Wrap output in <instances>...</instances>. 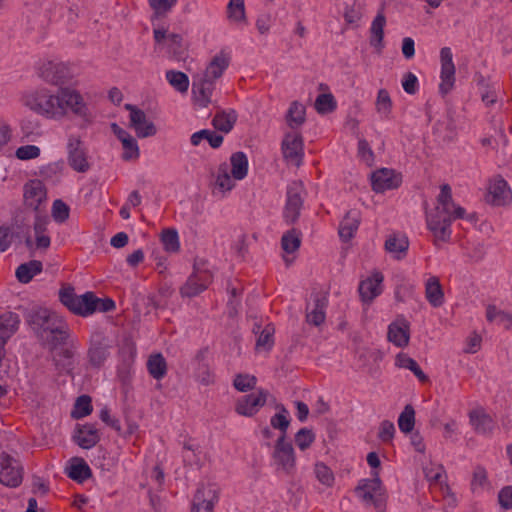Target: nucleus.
<instances>
[{
  "mask_svg": "<svg viewBox=\"0 0 512 512\" xmlns=\"http://www.w3.org/2000/svg\"><path fill=\"white\" fill-rule=\"evenodd\" d=\"M282 153L292 165H300L304 156L303 140L298 132H287L282 140Z\"/></svg>",
  "mask_w": 512,
  "mask_h": 512,
  "instance_id": "nucleus-14",
  "label": "nucleus"
},
{
  "mask_svg": "<svg viewBox=\"0 0 512 512\" xmlns=\"http://www.w3.org/2000/svg\"><path fill=\"white\" fill-rule=\"evenodd\" d=\"M227 18L232 25L239 29L247 25L244 0H229L227 4Z\"/></svg>",
  "mask_w": 512,
  "mask_h": 512,
  "instance_id": "nucleus-31",
  "label": "nucleus"
},
{
  "mask_svg": "<svg viewBox=\"0 0 512 512\" xmlns=\"http://www.w3.org/2000/svg\"><path fill=\"white\" fill-rule=\"evenodd\" d=\"M360 224V214L356 210H351L343 217L339 224V236L343 241H349L358 230Z\"/></svg>",
  "mask_w": 512,
  "mask_h": 512,
  "instance_id": "nucleus-33",
  "label": "nucleus"
},
{
  "mask_svg": "<svg viewBox=\"0 0 512 512\" xmlns=\"http://www.w3.org/2000/svg\"><path fill=\"white\" fill-rule=\"evenodd\" d=\"M415 426V410L411 405H406L398 417V427L404 434H409Z\"/></svg>",
  "mask_w": 512,
  "mask_h": 512,
  "instance_id": "nucleus-48",
  "label": "nucleus"
},
{
  "mask_svg": "<svg viewBox=\"0 0 512 512\" xmlns=\"http://www.w3.org/2000/svg\"><path fill=\"white\" fill-rule=\"evenodd\" d=\"M486 318L489 322L502 326L506 329L512 327V314L500 310L495 305L487 306Z\"/></svg>",
  "mask_w": 512,
  "mask_h": 512,
  "instance_id": "nucleus-42",
  "label": "nucleus"
},
{
  "mask_svg": "<svg viewBox=\"0 0 512 512\" xmlns=\"http://www.w3.org/2000/svg\"><path fill=\"white\" fill-rule=\"evenodd\" d=\"M440 84L439 90L442 94H447L452 90L455 84V65L453 62L452 50L449 47H443L440 50Z\"/></svg>",
  "mask_w": 512,
  "mask_h": 512,
  "instance_id": "nucleus-13",
  "label": "nucleus"
},
{
  "mask_svg": "<svg viewBox=\"0 0 512 512\" xmlns=\"http://www.w3.org/2000/svg\"><path fill=\"white\" fill-rule=\"evenodd\" d=\"M51 215L55 222L64 223L69 218L70 208L61 199H56L52 203Z\"/></svg>",
  "mask_w": 512,
  "mask_h": 512,
  "instance_id": "nucleus-56",
  "label": "nucleus"
},
{
  "mask_svg": "<svg viewBox=\"0 0 512 512\" xmlns=\"http://www.w3.org/2000/svg\"><path fill=\"white\" fill-rule=\"evenodd\" d=\"M65 68L66 65L63 63H55L49 61L42 66L41 76L53 84H58L67 78V76L60 75V73H62Z\"/></svg>",
  "mask_w": 512,
  "mask_h": 512,
  "instance_id": "nucleus-40",
  "label": "nucleus"
},
{
  "mask_svg": "<svg viewBox=\"0 0 512 512\" xmlns=\"http://www.w3.org/2000/svg\"><path fill=\"white\" fill-rule=\"evenodd\" d=\"M402 177L393 169L381 168L371 174L372 188L377 193L395 189L400 186Z\"/></svg>",
  "mask_w": 512,
  "mask_h": 512,
  "instance_id": "nucleus-18",
  "label": "nucleus"
},
{
  "mask_svg": "<svg viewBox=\"0 0 512 512\" xmlns=\"http://www.w3.org/2000/svg\"><path fill=\"white\" fill-rule=\"evenodd\" d=\"M67 158L69 165L77 172H85L89 168L83 143L78 136L71 135L67 141Z\"/></svg>",
  "mask_w": 512,
  "mask_h": 512,
  "instance_id": "nucleus-17",
  "label": "nucleus"
},
{
  "mask_svg": "<svg viewBox=\"0 0 512 512\" xmlns=\"http://www.w3.org/2000/svg\"><path fill=\"white\" fill-rule=\"evenodd\" d=\"M300 243V238L295 231H290L282 237V248L287 254L294 253L298 250Z\"/></svg>",
  "mask_w": 512,
  "mask_h": 512,
  "instance_id": "nucleus-59",
  "label": "nucleus"
},
{
  "mask_svg": "<svg viewBox=\"0 0 512 512\" xmlns=\"http://www.w3.org/2000/svg\"><path fill=\"white\" fill-rule=\"evenodd\" d=\"M386 25V17L380 12L373 19L370 26V45L380 52L384 47V27Z\"/></svg>",
  "mask_w": 512,
  "mask_h": 512,
  "instance_id": "nucleus-34",
  "label": "nucleus"
},
{
  "mask_svg": "<svg viewBox=\"0 0 512 512\" xmlns=\"http://www.w3.org/2000/svg\"><path fill=\"white\" fill-rule=\"evenodd\" d=\"M395 431L393 422L385 420L379 426L378 437L383 442H390L395 435Z\"/></svg>",
  "mask_w": 512,
  "mask_h": 512,
  "instance_id": "nucleus-62",
  "label": "nucleus"
},
{
  "mask_svg": "<svg viewBox=\"0 0 512 512\" xmlns=\"http://www.w3.org/2000/svg\"><path fill=\"white\" fill-rule=\"evenodd\" d=\"M29 323L43 345L51 350L57 365L69 366L72 351L66 344L67 325L63 319L46 308H39L29 316Z\"/></svg>",
  "mask_w": 512,
  "mask_h": 512,
  "instance_id": "nucleus-1",
  "label": "nucleus"
},
{
  "mask_svg": "<svg viewBox=\"0 0 512 512\" xmlns=\"http://www.w3.org/2000/svg\"><path fill=\"white\" fill-rule=\"evenodd\" d=\"M215 81L197 73L193 76L192 100L198 107L205 108L212 102Z\"/></svg>",
  "mask_w": 512,
  "mask_h": 512,
  "instance_id": "nucleus-12",
  "label": "nucleus"
},
{
  "mask_svg": "<svg viewBox=\"0 0 512 512\" xmlns=\"http://www.w3.org/2000/svg\"><path fill=\"white\" fill-rule=\"evenodd\" d=\"M237 182V179L229 172L227 162L221 163L213 174V192L217 195L226 196L236 187Z\"/></svg>",
  "mask_w": 512,
  "mask_h": 512,
  "instance_id": "nucleus-19",
  "label": "nucleus"
},
{
  "mask_svg": "<svg viewBox=\"0 0 512 512\" xmlns=\"http://www.w3.org/2000/svg\"><path fill=\"white\" fill-rule=\"evenodd\" d=\"M423 473L431 486L440 488L446 486V474L442 465L429 462L423 466Z\"/></svg>",
  "mask_w": 512,
  "mask_h": 512,
  "instance_id": "nucleus-37",
  "label": "nucleus"
},
{
  "mask_svg": "<svg viewBox=\"0 0 512 512\" xmlns=\"http://www.w3.org/2000/svg\"><path fill=\"white\" fill-rule=\"evenodd\" d=\"M294 440L296 446L301 451H304L308 449L315 441V434L311 429L302 428L295 434Z\"/></svg>",
  "mask_w": 512,
  "mask_h": 512,
  "instance_id": "nucleus-57",
  "label": "nucleus"
},
{
  "mask_svg": "<svg viewBox=\"0 0 512 512\" xmlns=\"http://www.w3.org/2000/svg\"><path fill=\"white\" fill-rule=\"evenodd\" d=\"M486 200L497 206L510 203L512 201V191L508 183L503 178H493L488 185Z\"/></svg>",
  "mask_w": 512,
  "mask_h": 512,
  "instance_id": "nucleus-20",
  "label": "nucleus"
},
{
  "mask_svg": "<svg viewBox=\"0 0 512 512\" xmlns=\"http://www.w3.org/2000/svg\"><path fill=\"white\" fill-rule=\"evenodd\" d=\"M125 108L129 111L130 127L135 131L138 138L153 137L157 134L156 125L143 110L131 104H126Z\"/></svg>",
  "mask_w": 512,
  "mask_h": 512,
  "instance_id": "nucleus-10",
  "label": "nucleus"
},
{
  "mask_svg": "<svg viewBox=\"0 0 512 512\" xmlns=\"http://www.w3.org/2000/svg\"><path fill=\"white\" fill-rule=\"evenodd\" d=\"M58 90L47 87H37L21 94V103L34 114L49 120H57Z\"/></svg>",
  "mask_w": 512,
  "mask_h": 512,
  "instance_id": "nucleus-3",
  "label": "nucleus"
},
{
  "mask_svg": "<svg viewBox=\"0 0 512 512\" xmlns=\"http://www.w3.org/2000/svg\"><path fill=\"white\" fill-rule=\"evenodd\" d=\"M61 302L74 313L87 316L97 311L100 299L93 293L86 292L82 295H76L71 290H65L60 293Z\"/></svg>",
  "mask_w": 512,
  "mask_h": 512,
  "instance_id": "nucleus-8",
  "label": "nucleus"
},
{
  "mask_svg": "<svg viewBox=\"0 0 512 512\" xmlns=\"http://www.w3.org/2000/svg\"><path fill=\"white\" fill-rule=\"evenodd\" d=\"M165 78L175 91L181 94L187 93L190 86V80L187 74L171 69L166 71Z\"/></svg>",
  "mask_w": 512,
  "mask_h": 512,
  "instance_id": "nucleus-39",
  "label": "nucleus"
},
{
  "mask_svg": "<svg viewBox=\"0 0 512 512\" xmlns=\"http://www.w3.org/2000/svg\"><path fill=\"white\" fill-rule=\"evenodd\" d=\"M305 115V106L298 101H294L287 111L286 122L291 128H298L305 122Z\"/></svg>",
  "mask_w": 512,
  "mask_h": 512,
  "instance_id": "nucleus-45",
  "label": "nucleus"
},
{
  "mask_svg": "<svg viewBox=\"0 0 512 512\" xmlns=\"http://www.w3.org/2000/svg\"><path fill=\"white\" fill-rule=\"evenodd\" d=\"M229 172L237 179V181L244 180L249 171V160L244 152L237 151L232 153L229 162Z\"/></svg>",
  "mask_w": 512,
  "mask_h": 512,
  "instance_id": "nucleus-30",
  "label": "nucleus"
},
{
  "mask_svg": "<svg viewBox=\"0 0 512 512\" xmlns=\"http://www.w3.org/2000/svg\"><path fill=\"white\" fill-rule=\"evenodd\" d=\"M42 271V263L32 260L21 264L16 270V277L21 283H28Z\"/></svg>",
  "mask_w": 512,
  "mask_h": 512,
  "instance_id": "nucleus-43",
  "label": "nucleus"
},
{
  "mask_svg": "<svg viewBox=\"0 0 512 512\" xmlns=\"http://www.w3.org/2000/svg\"><path fill=\"white\" fill-rule=\"evenodd\" d=\"M394 365L398 369L411 371L420 382H426L428 376L423 372L418 363L407 353L399 352L394 359Z\"/></svg>",
  "mask_w": 512,
  "mask_h": 512,
  "instance_id": "nucleus-35",
  "label": "nucleus"
},
{
  "mask_svg": "<svg viewBox=\"0 0 512 512\" xmlns=\"http://www.w3.org/2000/svg\"><path fill=\"white\" fill-rule=\"evenodd\" d=\"M273 428L281 431V435L286 437L287 429L290 425L289 412L284 407H279L278 412L270 419Z\"/></svg>",
  "mask_w": 512,
  "mask_h": 512,
  "instance_id": "nucleus-51",
  "label": "nucleus"
},
{
  "mask_svg": "<svg viewBox=\"0 0 512 512\" xmlns=\"http://www.w3.org/2000/svg\"><path fill=\"white\" fill-rule=\"evenodd\" d=\"M498 502L502 509H512V485L505 486L499 491Z\"/></svg>",
  "mask_w": 512,
  "mask_h": 512,
  "instance_id": "nucleus-64",
  "label": "nucleus"
},
{
  "mask_svg": "<svg viewBox=\"0 0 512 512\" xmlns=\"http://www.w3.org/2000/svg\"><path fill=\"white\" fill-rule=\"evenodd\" d=\"M154 39L158 47L172 60L181 62L188 58L190 43L184 36L168 33L164 28H156Z\"/></svg>",
  "mask_w": 512,
  "mask_h": 512,
  "instance_id": "nucleus-5",
  "label": "nucleus"
},
{
  "mask_svg": "<svg viewBox=\"0 0 512 512\" xmlns=\"http://www.w3.org/2000/svg\"><path fill=\"white\" fill-rule=\"evenodd\" d=\"M57 98L59 106L57 120L73 115L85 124L93 121V112L79 90L72 87H61L58 89Z\"/></svg>",
  "mask_w": 512,
  "mask_h": 512,
  "instance_id": "nucleus-4",
  "label": "nucleus"
},
{
  "mask_svg": "<svg viewBox=\"0 0 512 512\" xmlns=\"http://www.w3.org/2000/svg\"><path fill=\"white\" fill-rule=\"evenodd\" d=\"M161 242L165 251L173 253L179 250L178 233L174 229H166L161 233Z\"/></svg>",
  "mask_w": 512,
  "mask_h": 512,
  "instance_id": "nucleus-54",
  "label": "nucleus"
},
{
  "mask_svg": "<svg viewBox=\"0 0 512 512\" xmlns=\"http://www.w3.org/2000/svg\"><path fill=\"white\" fill-rule=\"evenodd\" d=\"M274 328L267 325L260 333L257 342L256 350L258 352H268L274 345Z\"/></svg>",
  "mask_w": 512,
  "mask_h": 512,
  "instance_id": "nucleus-50",
  "label": "nucleus"
},
{
  "mask_svg": "<svg viewBox=\"0 0 512 512\" xmlns=\"http://www.w3.org/2000/svg\"><path fill=\"white\" fill-rule=\"evenodd\" d=\"M256 385V378L249 374H239L234 379V387L241 392L251 390Z\"/></svg>",
  "mask_w": 512,
  "mask_h": 512,
  "instance_id": "nucleus-60",
  "label": "nucleus"
},
{
  "mask_svg": "<svg viewBox=\"0 0 512 512\" xmlns=\"http://www.w3.org/2000/svg\"><path fill=\"white\" fill-rule=\"evenodd\" d=\"M230 61V52L221 50L211 58L205 69L199 73L212 81H216L224 74Z\"/></svg>",
  "mask_w": 512,
  "mask_h": 512,
  "instance_id": "nucleus-24",
  "label": "nucleus"
},
{
  "mask_svg": "<svg viewBox=\"0 0 512 512\" xmlns=\"http://www.w3.org/2000/svg\"><path fill=\"white\" fill-rule=\"evenodd\" d=\"M67 475L78 482H83L91 476V469L82 458L75 457L68 461L65 468Z\"/></svg>",
  "mask_w": 512,
  "mask_h": 512,
  "instance_id": "nucleus-36",
  "label": "nucleus"
},
{
  "mask_svg": "<svg viewBox=\"0 0 512 512\" xmlns=\"http://www.w3.org/2000/svg\"><path fill=\"white\" fill-rule=\"evenodd\" d=\"M302 207V187L300 184H292L288 187L287 201L284 210V217L289 222H294Z\"/></svg>",
  "mask_w": 512,
  "mask_h": 512,
  "instance_id": "nucleus-25",
  "label": "nucleus"
},
{
  "mask_svg": "<svg viewBox=\"0 0 512 512\" xmlns=\"http://www.w3.org/2000/svg\"><path fill=\"white\" fill-rule=\"evenodd\" d=\"M111 130L121 142L122 158L125 161L137 160L140 157V148L136 138L116 123L111 124Z\"/></svg>",
  "mask_w": 512,
  "mask_h": 512,
  "instance_id": "nucleus-21",
  "label": "nucleus"
},
{
  "mask_svg": "<svg viewBox=\"0 0 512 512\" xmlns=\"http://www.w3.org/2000/svg\"><path fill=\"white\" fill-rule=\"evenodd\" d=\"M384 276L379 271H373L363 278L358 287L359 295L364 303H372L383 292Z\"/></svg>",
  "mask_w": 512,
  "mask_h": 512,
  "instance_id": "nucleus-16",
  "label": "nucleus"
},
{
  "mask_svg": "<svg viewBox=\"0 0 512 512\" xmlns=\"http://www.w3.org/2000/svg\"><path fill=\"white\" fill-rule=\"evenodd\" d=\"M272 466L280 473L291 475L296 469V454L292 444L280 435L272 449Z\"/></svg>",
  "mask_w": 512,
  "mask_h": 512,
  "instance_id": "nucleus-7",
  "label": "nucleus"
},
{
  "mask_svg": "<svg viewBox=\"0 0 512 512\" xmlns=\"http://www.w3.org/2000/svg\"><path fill=\"white\" fill-rule=\"evenodd\" d=\"M41 149L37 145L28 144L18 147L15 150V156L22 161L36 159L40 156Z\"/></svg>",
  "mask_w": 512,
  "mask_h": 512,
  "instance_id": "nucleus-58",
  "label": "nucleus"
},
{
  "mask_svg": "<svg viewBox=\"0 0 512 512\" xmlns=\"http://www.w3.org/2000/svg\"><path fill=\"white\" fill-rule=\"evenodd\" d=\"M403 90L410 95L415 94L419 89L418 78L415 74L408 72L401 81Z\"/></svg>",
  "mask_w": 512,
  "mask_h": 512,
  "instance_id": "nucleus-61",
  "label": "nucleus"
},
{
  "mask_svg": "<svg viewBox=\"0 0 512 512\" xmlns=\"http://www.w3.org/2000/svg\"><path fill=\"white\" fill-rule=\"evenodd\" d=\"M147 368L150 375L155 379H162L167 372V364L164 357L157 353L149 357Z\"/></svg>",
  "mask_w": 512,
  "mask_h": 512,
  "instance_id": "nucleus-47",
  "label": "nucleus"
},
{
  "mask_svg": "<svg viewBox=\"0 0 512 512\" xmlns=\"http://www.w3.org/2000/svg\"><path fill=\"white\" fill-rule=\"evenodd\" d=\"M217 501V485L214 483H201L194 494L190 512H213Z\"/></svg>",
  "mask_w": 512,
  "mask_h": 512,
  "instance_id": "nucleus-9",
  "label": "nucleus"
},
{
  "mask_svg": "<svg viewBox=\"0 0 512 512\" xmlns=\"http://www.w3.org/2000/svg\"><path fill=\"white\" fill-rule=\"evenodd\" d=\"M466 219L473 223L476 221L474 214H467L465 209L452 200L450 186L443 185L437 197L436 206L426 212V223L435 240L441 242L449 241L452 230V221Z\"/></svg>",
  "mask_w": 512,
  "mask_h": 512,
  "instance_id": "nucleus-2",
  "label": "nucleus"
},
{
  "mask_svg": "<svg viewBox=\"0 0 512 512\" xmlns=\"http://www.w3.org/2000/svg\"><path fill=\"white\" fill-rule=\"evenodd\" d=\"M210 275L206 271L197 269L181 288L184 297H194L206 289L210 282Z\"/></svg>",
  "mask_w": 512,
  "mask_h": 512,
  "instance_id": "nucleus-27",
  "label": "nucleus"
},
{
  "mask_svg": "<svg viewBox=\"0 0 512 512\" xmlns=\"http://www.w3.org/2000/svg\"><path fill=\"white\" fill-rule=\"evenodd\" d=\"M409 248L408 237L403 233H392L385 240V250L394 259H403Z\"/></svg>",
  "mask_w": 512,
  "mask_h": 512,
  "instance_id": "nucleus-28",
  "label": "nucleus"
},
{
  "mask_svg": "<svg viewBox=\"0 0 512 512\" xmlns=\"http://www.w3.org/2000/svg\"><path fill=\"white\" fill-rule=\"evenodd\" d=\"M47 218L37 217L34 223V236L35 246L38 249H47L50 246L51 240L47 233Z\"/></svg>",
  "mask_w": 512,
  "mask_h": 512,
  "instance_id": "nucleus-41",
  "label": "nucleus"
},
{
  "mask_svg": "<svg viewBox=\"0 0 512 512\" xmlns=\"http://www.w3.org/2000/svg\"><path fill=\"white\" fill-rule=\"evenodd\" d=\"M236 119L237 115L234 110L223 111L215 115L213 125L217 130L228 133L233 128Z\"/></svg>",
  "mask_w": 512,
  "mask_h": 512,
  "instance_id": "nucleus-46",
  "label": "nucleus"
},
{
  "mask_svg": "<svg viewBox=\"0 0 512 512\" xmlns=\"http://www.w3.org/2000/svg\"><path fill=\"white\" fill-rule=\"evenodd\" d=\"M424 285L425 297L429 304L435 308L442 306L445 296L439 279L436 276H429Z\"/></svg>",
  "mask_w": 512,
  "mask_h": 512,
  "instance_id": "nucleus-29",
  "label": "nucleus"
},
{
  "mask_svg": "<svg viewBox=\"0 0 512 512\" xmlns=\"http://www.w3.org/2000/svg\"><path fill=\"white\" fill-rule=\"evenodd\" d=\"M387 338L398 348H405L410 341V323L404 317H398L388 326Z\"/></svg>",
  "mask_w": 512,
  "mask_h": 512,
  "instance_id": "nucleus-22",
  "label": "nucleus"
},
{
  "mask_svg": "<svg viewBox=\"0 0 512 512\" xmlns=\"http://www.w3.org/2000/svg\"><path fill=\"white\" fill-rule=\"evenodd\" d=\"M358 155L367 165L370 166L374 163V153L367 141L363 139L358 142Z\"/></svg>",
  "mask_w": 512,
  "mask_h": 512,
  "instance_id": "nucleus-63",
  "label": "nucleus"
},
{
  "mask_svg": "<svg viewBox=\"0 0 512 512\" xmlns=\"http://www.w3.org/2000/svg\"><path fill=\"white\" fill-rule=\"evenodd\" d=\"M74 439L83 449H90L99 441V433L93 424H85L77 429Z\"/></svg>",
  "mask_w": 512,
  "mask_h": 512,
  "instance_id": "nucleus-32",
  "label": "nucleus"
},
{
  "mask_svg": "<svg viewBox=\"0 0 512 512\" xmlns=\"http://www.w3.org/2000/svg\"><path fill=\"white\" fill-rule=\"evenodd\" d=\"M267 394L263 390L243 396L237 401L236 412L239 415L251 417L266 403Z\"/></svg>",
  "mask_w": 512,
  "mask_h": 512,
  "instance_id": "nucleus-23",
  "label": "nucleus"
},
{
  "mask_svg": "<svg viewBox=\"0 0 512 512\" xmlns=\"http://www.w3.org/2000/svg\"><path fill=\"white\" fill-rule=\"evenodd\" d=\"M314 474L317 480L326 487L334 484L335 477L332 470L323 462H317L314 466Z\"/></svg>",
  "mask_w": 512,
  "mask_h": 512,
  "instance_id": "nucleus-52",
  "label": "nucleus"
},
{
  "mask_svg": "<svg viewBox=\"0 0 512 512\" xmlns=\"http://www.w3.org/2000/svg\"><path fill=\"white\" fill-rule=\"evenodd\" d=\"M470 422L473 428L481 434L490 433L494 427L492 418L480 409L471 412Z\"/></svg>",
  "mask_w": 512,
  "mask_h": 512,
  "instance_id": "nucleus-38",
  "label": "nucleus"
},
{
  "mask_svg": "<svg viewBox=\"0 0 512 512\" xmlns=\"http://www.w3.org/2000/svg\"><path fill=\"white\" fill-rule=\"evenodd\" d=\"M336 106V100L330 93L320 94L315 100V109L320 114L330 113L336 109Z\"/></svg>",
  "mask_w": 512,
  "mask_h": 512,
  "instance_id": "nucleus-53",
  "label": "nucleus"
},
{
  "mask_svg": "<svg viewBox=\"0 0 512 512\" xmlns=\"http://www.w3.org/2000/svg\"><path fill=\"white\" fill-rule=\"evenodd\" d=\"M92 412L91 399L89 396H80L74 405L71 415L75 419L83 418Z\"/></svg>",
  "mask_w": 512,
  "mask_h": 512,
  "instance_id": "nucleus-55",
  "label": "nucleus"
},
{
  "mask_svg": "<svg viewBox=\"0 0 512 512\" xmlns=\"http://www.w3.org/2000/svg\"><path fill=\"white\" fill-rule=\"evenodd\" d=\"M393 101L390 93L385 88H380L377 91L375 99V109L377 113L384 118H388L392 112Z\"/></svg>",
  "mask_w": 512,
  "mask_h": 512,
  "instance_id": "nucleus-44",
  "label": "nucleus"
},
{
  "mask_svg": "<svg viewBox=\"0 0 512 512\" xmlns=\"http://www.w3.org/2000/svg\"><path fill=\"white\" fill-rule=\"evenodd\" d=\"M22 467L20 463L6 454L0 453V483L8 487H17L22 482Z\"/></svg>",
  "mask_w": 512,
  "mask_h": 512,
  "instance_id": "nucleus-11",
  "label": "nucleus"
},
{
  "mask_svg": "<svg viewBox=\"0 0 512 512\" xmlns=\"http://www.w3.org/2000/svg\"><path fill=\"white\" fill-rule=\"evenodd\" d=\"M23 201L27 208L38 211L47 201V189L40 180H30L23 186Z\"/></svg>",
  "mask_w": 512,
  "mask_h": 512,
  "instance_id": "nucleus-15",
  "label": "nucleus"
},
{
  "mask_svg": "<svg viewBox=\"0 0 512 512\" xmlns=\"http://www.w3.org/2000/svg\"><path fill=\"white\" fill-rule=\"evenodd\" d=\"M371 479H362L356 487L357 497L367 505H372L382 511L385 500V490L378 471H371Z\"/></svg>",
  "mask_w": 512,
  "mask_h": 512,
  "instance_id": "nucleus-6",
  "label": "nucleus"
},
{
  "mask_svg": "<svg viewBox=\"0 0 512 512\" xmlns=\"http://www.w3.org/2000/svg\"><path fill=\"white\" fill-rule=\"evenodd\" d=\"M327 297L323 294L312 295L307 304L306 319L309 324L319 326L325 320Z\"/></svg>",
  "mask_w": 512,
  "mask_h": 512,
  "instance_id": "nucleus-26",
  "label": "nucleus"
},
{
  "mask_svg": "<svg viewBox=\"0 0 512 512\" xmlns=\"http://www.w3.org/2000/svg\"><path fill=\"white\" fill-rule=\"evenodd\" d=\"M471 488L476 494H481L490 489L487 472L482 467H477L474 470L471 480Z\"/></svg>",
  "mask_w": 512,
  "mask_h": 512,
  "instance_id": "nucleus-49",
  "label": "nucleus"
}]
</instances>
